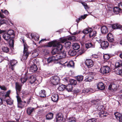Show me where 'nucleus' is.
Returning a JSON list of instances; mask_svg holds the SVG:
<instances>
[{
  "instance_id": "obj_1",
  "label": "nucleus",
  "mask_w": 122,
  "mask_h": 122,
  "mask_svg": "<svg viewBox=\"0 0 122 122\" xmlns=\"http://www.w3.org/2000/svg\"><path fill=\"white\" fill-rule=\"evenodd\" d=\"M47 46L51 47L53 46V47H56V49H58L60 52H61V51L63 47V46L59 42L56 41H55L48 43Z\"/></svg>"
},
{
  "instance_id": "obj_2",
  "label": "nucleus",
  "mask_w": 122,
  "mask_h": 122,
  "mask_svg": "<svg viewBox=\"0 0 122 122\" xmlns=\"http://www.w3.org/2000/svg\"><path fill=\"white\" fill-rule=\"evenodd\" d=\"M65 53H62L50 57L47 60L48 62L50 63L54 61H57L59 59L65 58Z\"/></svg>"
},
{
  "instance_id": "obj_3",
  "label": "nucleus",
  "mask_w": 122,
  "mask_h": 122,
  "mask_svg": "<svg viewBox=\"0 0 122 122\" xmlns=\"http://www.w3.org/2000/svg\"><path fill=\"white\" fill-rule=\"evenodd\" d=\"M82 32L86 34L89 33V36L90 37L95 36L97 33L95 31H92V29L91 28H88L85 29L83 30Z\"/></svg>"
},
{
  "instance_id": "obj_4",
  "label": "nucleus",
  "mask_w": 122,
  "mask_h": 122,
  "mask_svg": "<svg viewBox=\"0 0 122 122\" xmlns=\"http://www.w3.org/2000/svg\"><path fill=\"white\" fill-rule=\"evenodd\" d=\"M59 77L57 76H52L51 78L50 82L53 85H57L60 80Z\"/></svg>"
},
{
  "instance_id": "obj_5",
  "label": "nucleus",
  "mask_w": 122,
  "mask_h": 122,
  "mask_svg": "<svg viewBox=\"0 0 122 122\" xmlns=\"http://www.w3.org/2000/svg\"><path fill=\"white\" fill-rule=\"evenodd\" d=\"M110 70V69L107 66L102 67L100 70V72L103 74L108 73Z\"/></svg>"
},
{
  "instance_id": "obj_6",
  "label": "nucleus",
  "mask_w": 122,
  "mask_h": 122,
  "mask_svg": "<svg viewBox=\"0 0 122 122\" xmlns=\"http://www.w3.org/2000/svg\"><path fill=\"white\" fill-rule=\"evenodd\" d=\"M25 48H24L23 51V54L22 56V58L21 60H26L29 55V53L27 51L28 48L27 47V46H25Z\"/></svg>"
},
{
  "instance_id": "obj_7",
  "label": "nucleus",
  "mask_w": 122,
  "mask_h": 122,
  "mask_svg": "<svg viewBox=\"0 0 122 122\" xmlns=\"http://www.w3.org/2000/svg\"><path fill=\"white\" fill-rule=\"evenodd\" d=\"M17 62L16 60H11L10 63L8 64L9 68L10 71H13L14 70V66Z\"/></svg>"
},
{
  "instance_id": "obj_8",
  "label": "nucleus",
  "mask_w": 122,
  "mask_h": 122,
  "mask_svg": "<svg viewBox=\"0 0 122 122\" xmlns=\"http://www.w3.org/2000/svg\"><path fill=\"white\" fill-rule=\"evenodd\" d=\"M51 54L52 55H54L56 54V55H57L58 54H61L65 53V57L66 56V53L65 51H63V52H60L59 51L58 49H56V48H55L52 50L51 52Z\"/></svg>"
},
{
  "instance_id": "obj_9",
  "label": "nucleus",
  "mask_w": 122,
  "mask_h": 122,
  "mask_svg": "<svg viewBox=\"0 0 122 122\" xmlns=\"http://www.w3.org/2000/svg\"><path fill=\"white\" fill-rule=\"evenodd\" d=\"M85 64L88 68H90L93 66V63L92 60L90 59H87L85 61Z\"/></svg>"
},
{
  "instance_id": "obj_10",
  "label": "nucleus",
  "mask_w": 122,
  "mask_h": 122,
  "mask_svg": "<svg viewBox=\"0 0 122 122\" xmlns=\"http://www.w3.org/2000/svg\"><path fill=\"white\" fill-rule=\"evenodd\" d=\"M63 115L61 113H58L56 117V121L57 122H61L63 119Z\"/></svg>"
},
{
  "instance_id": "obj_11",
  "label": "nucleus",
  "mask_w": 122,
  "mask_h": 122,
  "mask_svg": "<svg viewBox=\"0 0 122 122\" xmlns=\"http://www.w3.org/2000/svg\"><path fill=\"white\" fill-rule=\"evenodd\" d=\"M31 36V38L34 39L35 41H38L39 39V36L37 34H29L28 37L29 38H30V36Z\"/></svg>"
},
{
  "instance_id": "obj_12",
  "label": "nucleus",
  "mask_w": 122,
  "mask_h": 122,
  "mask_svg": "<svg viewBox=\"0 0 122 122\" xmlns=\"http://www.w3.org/2000/svg\"><path fill=\"white\" fill-rule=\"evenodd\" d=\"M22 85L19 83L18 82L15 83V89L16 91V93H20V92L21 90V87Z\"/></svg>"
},
{
  "instance_id": "obj_13",
  "label": "nucleus",
  "mask_w": 122,
  "mask_h": 122,
  "mask_svg": "<svg viewBox=\"0 0 122 122\" xmlns=\"http://www.w3.org/2000/svg\"><path fill=\"white\" fill-rule=\"evenodd\" d=\"M117 86L116 85L113 83L111 84L109 86V89L111 90L115 91L117 90Z\"/></svg>"
},
{
  "instance_id": "obj_14",
  "label": "nucleus",
  "mask_w": 122,
  "mask_h": 122,
  "mask_svg": "<svg viewBox=\"0 0 122 122\" xmlns=\"http://www.w3.org/2000/svg\"><path fill=\"white\" fill-rule=\"evenodd\" d=\"M101 45L103 49H105L108 47L109 45V44L107 41H104L101 42Z\"/></svg>"
},
{
  "instance_id": "obj_15",
  "label": "nucleus",
  "mask_w": 122,
  "mask_h": 122,
  "mask_svg": "<svg viewBox=\"0 0 122 122\" xmlns=\"http://www.w3.org/2000/svg\"><path fill=\"white\" fill-rule=\"evenodd\" d=\"M101 30L102 33L105 34L108 32V27L107 26H103L101 27Z\"/></svg>"
},
{
  "instance_id": "obj_16",
  "label": "nucleus",
  "mask_w": 122,
  "mask_h": 122,
  "mask_svg": "<svg viewBox=\"0 0 122 122\" xmlns=\"http://www.w3.org/2000/svg\"><path fill=\"white\" fill-rule=\"evenodd\" d=\"M52 100L54 102H57L58 100V94H54L51 97Z\"/></svg>"
},
{
  "instance_id": "obj_17",
  "label": "nucleus",
  "mask_w": 122,
  "mask_h": 122,
  "mask_svg": "<svg viewBox=\"0 0 122 122\" xmlns=\"http://www.w3.org/2000/svg\"><path fill=\"white\" fill-rule=\"evenodd\" d=\"M37 69L38 68L36 66L35 64H33L30 67L29 71L30 72H33L35 71H36Z\"/></svg>"
},
{
  "instance_id": "obj_18",
  "label": "nucleus",
  "mask_w": 122,
  "mask_h": 122,
  "mask_svg": "<svg viewBox=\"0 0 122 122\" xmlns=\"http://www.w3.org/2000/svg\"><path fill=\"white\" fill-rule=\"evenodd\" d=\"M107 39L108 41L111 42H112L114 41V37L111 33H109L107 35Z\"/></svg>"
},
{
  "instance_id": "obj_19",
  "label": "nucleus",
  "mask_w": 122,
  "mask_h": 122,
  "mask_svg": "<svg viewBox=\"0 0 122 122\" xmlns=\"http://www.w3.org/2000/svg\"><path fill=\"white\" fill-rule=\"evenodd\" d=\"M26 103L25 101L23 102L21 101L18 103V107L22 109L23 108Z\"/></svg>"
},
{
  "instance_id": "obj_20",
  "label": "nucleus",
  "mask_w": 122,
  "mask_h": 122,
  "mask_svg": "<svg viewBox=\"0 0 122 122\" xmlns=\"http://www.w3.org/2000/svg\"><path fill=\"white\" fill-rule=\"evenodd\" d=\"M7 33L12 38H14L15 37L14 31L10 29L9 30Z\"/></svg>"
},
{
  "instance_id": "obj_21",
  "label": "nucleus",
  "mask_w": 122,
  "mask_h": 122,
  "mask_svg": "<svg viewBox=\"0 0 122 122\" xmlns=\"http://www.w3.org/2000/svg\"><path fill=\"white\" fill-rule=\"evenodd\" d=\"M97 88L100 90H102L105 88V86L103 84L102 82L98 83L97 84Z\"/></svg>"
},
{
  "instance_id": "obj_22",
  "label": "nucleus",
  "mask_w": 122,
  "mask_h": 122,
  "mask_svg": "<svg viewBox=\"0 0 122 122\" xmlns=\"http://www.w3.org/2000/svg\"><path fill=\"white\" fill-rule=\"evenodd\" d=\"M28 76L26 74L24 76H22L20 79L22 83L24 84L27 80Z\"/></svg>"
},
{
  "instance_id": "obj_23",
  "label": "nucleus",
  "mask_w": 122,
  "mask_h": 122,
  "mask_svg": "<svg viewBox=\"0 0 122 122\" xmlns=\"http://www.w3.org/2000/svg\"><path fill=\"white\" fill-rule=\"evenodd\" d=\"M46 94L45 91L44 90H43L40 92L39 95L41 97H44L46 96Z\"/></svg>"
},
{
  "instance_id": "obj_24",
  "label": "nucleus",
  "mask_w": 122,
  "mask_h": 122,
  "mask_svg": "<svg viewBox=\"0 0 122 122\" xmlns=\"http://www.w3.org/2000/svg\"><path fill=\"white\" fill-rule=\"evenodd\" d=\"M28 80L29 82L31 84H33L35 81L36 78L34 76L32 75L30 76Z\"/></svg>"
},
{
  "instance_id": "obj_25",
  "label": "nucleus",
  "mask_w": 122,
  "mask_h": 122,
  "mask_svg": "<svg viewBox=\"0 0 122 122\" xmlns=\"http://www.w3.org/2000/svg\"><path fill=\"white\" fill-rule=\"evenodd\" d=\"M5 100L6 101L7 104L10 105H12L13 103V100L10 98L9 97L5 99Z\"/></svg>"
},
{
  "instance_id": "obj_26",
  "label": "nucleus",
  "mask_w": 122,
  "mask_h": 122,
  "mask_svg": "<svg viewBox=\"0 0 122 122\" xmlns=\"http://www.w3.org/2000/svg\"><path fill=\"white\" fill-rule=\"evenodd\" d=\"M3 38L6 41H8L11 37L7 33H4L2 36Z\"/></svg>"
},
{
  "instance_id": "obj_27",
  "label": "nucleus",
  "mask_w": 122,
  "mask_h": 122,
  "mask_svg": "<svg viewBox=\"0 0 122 122\" xmlns=\"http://www.w3.org/2000/svg\"><path fill=\"white\" fill-rule=\"evenodd\" d=\"M54 114L52 113L47 114L46 116V119L47 120H51L53 118Z\"/></svg>"
},
{
  "instance_id": "obj_28",
  "label": "nucleus",
  "mask_w": 122,
  "mask_h": 122,
  "mask_svg": "<svg viewBox=\"0 0 122 122\" xmlns=\"http://www.w3.org/2000/svg\"><path fill=\"white\" fill-rule=\"evenodd\" d=\"M35 108L32 107H29L27 108V112L29 115L30 114L33 112L34 111Z\"/></svg>"
},
{
  "instance_id": "obj_29",
  "label": "nucleus",
  "mask_w": 122,
  "mask_h": 122,
  "mask_svg": "<svg viewBox=\"0 0 122 122\" xmlns=\"http://www.w3.org/2000/svg\"><path fill=\"white\" fill-rule=\"evenodd\" d=\"M112 27L114 29H121L122 28V26L119 24H116L113 25Z\"/></svg>"
},
{
  "instance_id": "obj_30",
  "label": "nucleus",
  "mask_w": 122,
  "mask_h": 122,
  "mask_svg": "<svg viewBox=\"0 0 122 122\" xmlns=\"http://www.w3.org/2000/svg\"><path fill=\"white\" fill-rule=\"evenodd\" d=\"M121 10V9L117 7H114L113 9V11L114 13L116 14H118Z\"/></svg>"
},
{
  "instance_id": "obj_31",
  "label": "nucleus",
  "mask_w": 122,
  "mask_h": 122,
  "mask_svg": "<svg viewBox=\"0 0 122 122\" xmlns=\"http://www.w3.org/2000/svg\"><path fill=\"white\" fill-rule=\"evenodd\" d=\"M72 85L69 84L66 86V88L68 92H71L72 91Z\"/></svg>"
},
{
  "instance_id": "obj_32",
  "label": "nucleus",
  "mask_w": 122,
  "mask_h": 122,
  "mask_svg": "<svg viewBox=\"0 0 122 122\" xmlns=\"http://www.w3.org/2000/svg\"><path fill=\"white\" fill-rule=\"evenodd\" d=\"M114 115L116 118L119 120L120 119L121 117L122 116L121 114L118 112L115 113H114Z\"/></svg>"
},
{
  "instance_id": "obj_33",
  "label": "nucleus",
  "mask_w": 122,
  "mask_h": 122,
  "mask_svg": "<svg viewBox=\"0 0 122 122\" xmlns=\"http://www.w3.org/2000/svg\"><path fill=\"white\" fill-rule=\"evenodd\" d=\"M87 14L84 15H81L80 17H79L78 20L77 19L76 20V21L77 23H78L80 21L82 20V19H84L87 16Z\"/></svg>"
},
{
  "instance_id": "obj_34",
  "label": "nucleus",
  "mask_w": 122,
  "mask_h": 122,
  "mask_svg": "<svg viewBox=\"0 0 122 122\" xmlns=\"http://www.w3.org/2000/svg\"><path fill=\"white\" fill-rule=\"evenodd\" d=\"M115 66L117 67L122 66V60H120L117 62L115 64Z\"/></svg>"
},
{
  "instance_id": "obj_35",
  "label": "nucleus",
  "mask_w": 122,
  "mask_h": 122,
  "mask_svg": "<svg viewBox=\"0 0 122 122\" xmlns=\"http://www.w3.org/2000/svg\"><path fill=\"white\" fill-rule=\"evenodd\" d=\"M68 54L71 56L75 55L76 54V52L74 50H70L68 52Z\"/></svg>"
},
{
  "instance_id": "obj_36",
  "label": "nucleus",
  "mask_w": 122,
  "mask_h": 122,
  "mask_svg": "<svg viewBox=\"0 0 122 122\" xmlns=\"http://www.w3.org/2000/svg\"><path fill=\"white\" fill-rule=\"evenodd\" d=\"M72 46L73 48L75 50H77L80 48V46L77 43H74Z\"/></svg>"
},
{
  "instance_id": "obj_37",
  "label": "nucleus",
  "mask_w": 122,
  "mask_h": 122,
  "mask_svg": "<svg viewBox=\"0 0 122 122\" xmlns=\"http://www.w3.org/2000/svg\"><path fill=\"white\" fill-rule=\"evenodd\" d=\"M39 51L38 50H34L32 55L33 57H36L38 55Z\"/></svg>"
},
{
  "instance_id": "obj_38",
  "label": "nucleus",
  "mask_w": 122,
  "mask_h": 122,
  "mask_svg": "<svg viewBox=\"0 0 122 122\" xmlns=\"http://www.w3.org/2000/svg\"><path fill=\"white\" fill-rule=\"evenodd\" d=\"M66 86L63 85H61L59 86L58 88V89L60 91H62L66 88Z\"/></svg>"
},
{
  "instance_id": "obj_39",
  "label": "nucleus",
  "mask_w": 122,
  "mask_h": 122,
  "mask_svg": "<svg viewBox=\"0 0 122 122\" xmlns=\"http://www.w3.org/2000/svg\"><path fill=\"white\" fill-rule=\"evenodd\" d=\"M83 78V76L82 75L78 76L76 77V79L78 81H82Z\"/></svg>"
},
{
  "instance_id": "obj_40",
  "label": "nucleus",
  "mask_w": 122,
  "mask_h": 122,
  "mask_svg": "<svg viewBox=\"0 0 122 122\" xmlns=\"http://www.w3.org/2000/svg\"><path fill=\"white\" fill-rule=\"evenodd\" d=\"M2 50L4 52L7 53L9 51V48L6 46H3L2 48Z\"/></svg>"
},
{
  "instance_id": "obj_41",
  "label": "nucleus",
  "mask_w": 122,
  "mask_h": 122,
  "mask_svg": "<svg viewBox=\"0 0 122 122\" xmlns=\"http://www.w3.org/2000/svg\"><path fill=\"white\" fill-rule=\"evenodd\" d=\"M71 43L70 41H66L65 43V46L66 48H69L71 46Z\"/></svg>"
},
{
  "instance_id": "obj_42",
  "label": "nucleus",
  "mask_w": 122,
  "mask_h": 122,
  "mask_svg": "<svg viewBox=\"0 0 122 122\" xmlns=\"http://www.w3.org/2000/svg\"><path fill=\"white\" fill-rule=\"evenodd\" d=\"M116 73L122 76V69H118L116 70Z\"/></svg>"
},
{
  "instance_id": "obj_43",
  "label": "nucleus",
  "mask_w": 122,
  "mask_h": 122,
  "mask_svg": "<svg viewBox=\"0 0 122 122\" xmlns=\"http://www.w3.org/2000/svg\"><path fill=\"white\" fill-rule=\"evenodd\" d=\"M85 46L87 49L90 47H94V46L93 45L92 43H91L86 44Z\"/></svg>"
},
{
  "instance_id": "obj_44",
  "label": "nucleus",
  "mask_w": 122,
  "mask_h": 122,
  "mask_svg": "<svg viewBox=\"0 0 122 122\" xmlns=\"http://www.w3.org/2000/svg\"><path fill=\"white\" fill-rule=\"evenodd\" d=\"M74 63L72 61H70L67 64V66L69 67H72L74 66Z\"/></svg>"
},
{
  "instance_id": "obj_45",
  "label": "nucleus",
  "mask_w": 122,
  "mask_h": 122,
  "mask_svg": "<svg viewBox=\"0 0 122 122\" xmlns=\"http://www.w3.org/2000/svg\"><path fill=\"white\" fill-rule=\"evenodd\" d=\"M107 114H105L103 111H102L99 113V116L101 117H106L107 115Z\"/></svg>"
},
{
  "instance_id": "obj_46",
  "label": "nucleus",
  "mask_w": 122,
  "mask_h": 122,
  "mask_svg": "<svg viewBox=\"0 0 122 122\" xmlns=\"http://www.w3.org/2000/svg\"><path fill=\"white\" fill-rule=\"evenodd\" d=\"M70 84L73 85H76V81L74 79H71L70 80Z\"/></svg>"
},
{
  "instance_id": "obj_47",
  "label": "nucleus",
  "mask_w": 122,
  "mask_h": 122,
  "mask_svg": "<svg viewBox=\"0 0 122 122\" xmlns=\"http://www.w3.org/2000/svg\"><path fill=\"white\" fill-rule=\"evenodd\" d=\"M99 102V101L98 100H93L91 101L90 102L92 104L96 105Z\"/></svg>"
},
{
  "instance_id": "obj_48",
  "label": "nucleus",
  "mask_w": 122,
  "mask_h": 122,
  "mask_svg": "<svg viewBox=\"0 0 122 122\" xmlns=\"http://www.w3.org/2000/svg\"><path fill=\"white\" fill-rule=\"evenodd\" d=\"M16 94L17 95L16 96V97L17 99L18 103L22 101L21 100V98L19 96V93L17 92Z\"/></svg>"
},
{
  "instance_id": "obj_49",
  "label": "nucleus",
  "mask_w": 122,
  "mask_h": 122,
  "mask_svg": "<svg viewBox=\"0 0 122 122\" xmlns=\"http://www.w3.org/2000/svg\"><path fill=\"white\" fill-rule=\"evenodd\" d=\"M67 39L68 40L74 41L76 40V37L74 36H70Z\"/></svg>"
},
{
  "instance_id": "obj_50",
  "label": "nucleus",
  "mask_w": 122,
  "mask_h": 122,
  "mask_svg": "<svg viewBox=\"0 0 122 122\" xmlns=\"http://www.w3.org/2000/svg\"><path fill=\"white\" fill-rule=\"evenodd\" d=\"M76 120L75 117H72L69 118L68 122H72L73 121L76 122Z\"/></svg>"
},
{
  "instance_id": "obj_51",
  "label": "nucleus",
  "mask_w": 122,
  "mask_h": 122,
  "mask_svg": "<svg viewBox=\"0 0 122 122\" xmlns=\"http://www.w3.org/2000/svg\"><path fill=\"white\" fill-rule=\"evenodd\" d=\"M104 58L106 60H107L108 59L110 58V56L109 55L107 54H105L104 55Z\"/></svg>"
},
{
  "instance_id": "obj_52",
  "label": "nucleus",
  "mask_w": 122,
  "mask_h": 122,
  "mask_svg": "<svg viewBox=\"0 0 122 122\" xmlns=\"http://www.w3.org/2000/svg\"><path fill=\"white\" fill-rule=\"evenodd\" d=\"M1 11L2 13H4L6 15H8L9 14L8 11L6 10L1 9Z\"/></svg>"
},
{
  "instance_id": "obj_53",
  "label": "nucleus",
  "mask_w": 122,
  "mask_h": 122,
  "mask_svg": "<svg viewBox=\"0 0 122 122\" xmlns=\"http://www.w3.org/2000/svg\"><path fill=\"white\" fill-rule=\"evenodd\" d=\"M9 44L10 46L13 47L14 45V41L13 39H10L9 41Z\"/></svg>"
},
{
  "instance_id": "obj_54",
  "label": "nucleus",
  "mask_w": 122,
  "mask_h": 122,
  "mask_svg": "<svg viewBox=\"0 0 122 122\" xmlns=\"http://www.w3.org/2000/svg\"><path fill=\"white\" fill-rule=\"evenodd\" d=\"M0 25H1L3 23H6L7 22V21L3 19H2L1 20H0Z\"/></svg>"
},
{
  "instance_id": "obj_55",
  "label": "nucleus",
  "mask_w": 122,
  "mask_h": 122,
  "mask_svg": "<svg viewBox=\"0 0 122 122\" xmlns=\"http://www.w3.org/2000/svg\"><path fill=\"white\" fill-rule=\"evenodd\" d=\"M96 119L95 118H91L88 120L86 122H96Z\"/></svg>"
},
{
  "instance_id": "obj_56",
  "label": "nucleus",
  "mask_w": 122,
  "mask_h": 122,
  "mask_svg": "<svg viewBox=\"0 0 122 122\" xmlns=\"http://www.w3.org/2000/svg\"><path fill=\"white\" fill-rule=\"evenodd\" d=\"M10 92V91L9 90L7 92L6 94L5 95V98H8V97H9V94Z\"/></svg>"
},
{
  "instance_id": "obj_57",
  "label": "nucleus",
  "mask_w": 122,
  "mask_h": 122,
  "mask_svg": "<svg viewBox=\"0 0 122 122\" xmlns=\"http://www.w3.org/2000/svg\"><path fill=\"white\" fill-rule=\"evenodd\" d=\"M93 73H91L90 74H89V75H92V76L91 77H89L87 78V79H86L85 80L86 81H87V80H88V81H89L90 80H91L92 79H93Z\"/></svg>"
},
{
  "instance_id": "obj_58",
  "label": "nucleus",
  "mask_w": 122,
  "mask_h": 122,
  "mask_svg": "<svg viewBox=\"0 0 122 122\" xmlns=\"http://www.w3.org/2000/svg\"><path fill=\"white\" fill-rule=\"evenodd\" d=\"M0 88L2 90H7L6 88L4 86H0Z\"/></svg>"
},
{
  "instance_id": "obj_59",
  "label": "nucleus",
  "mask_w": 122,
  "mask_h": 122,
  "mask_svg": "<svg viewBox=\"0 0 122 122\" xmlns=\"http://www.w3.org/2000/svg\"><path fill=\"white\" fill-rule=\"evenodd\" d=\"M84 53L83 51L82 50H79L78 52V54L79 55H81Z\"/></svg>"
},
{
  "instance_id": "obj_60",
  "label": "nucleus",
  "mask_w": 122,
  "mask_h": 122,
  "mask_svg": "<svg viewBox=\"0 0 122 122\" xmlns=\"http://www.w3.org/2000/svg\"><path fill=\"white\" fill-rule=\"evenodd\" d=\"M119 7L121 9V10H122V3H121L119 4Z\"/></svg>"
},
{
  "instance_id": "obj_61",
  "label": "nucleus",
  "mask_w": 122,
  "mask_h": 122,
  "mask_svg": "<svg viewBox=\"0 0 122 122\" xmlns=\"http://www.w3.org/2000/svg\"><path fill=\"white\" fill-rule=\"evenodd\" d=\"M22 41H23V44H24V48H25V46H27V48H28V47L27 45L26 44V43L25 42V40L24 39H22Z\"/></svg>"
},
{
  "instance_id": "obj_62",
  "label": "nucleus",
  "mask_w": 122,
  "mask_h": 122,
  "mask_svg": "<svg viewBox=\"0 0 122 122\" xmlns=\"http://www.w3.org/2000/svg\"><path fill=\"white\" fill-rule=\"evenodd\" d=\"M66 41H67V39H62V40H61V42L62 43H63L64 42H66Z\"/></svg>"
},
{
  "instance_id": "obj_63",
  "label": "nucleus",
  "mask_w": 122,
  "mask_h": 122,
  "mask_svg": "<svg viewBox=\"0 0 122 122\" xmlns=\"http://www.w3.org/2000/svg\"><path fill=\"white\" fill-rule=\"evenodd\" d=\"M84 6L85 8V9L87 8V6L86 3H84L82 4Z\"/></svg>"
},
{
  "instance_id": "obj_64",
  "label": "nucleus",
  "mask_w": 122,
  "mask_h": 122,
  "mask_svg": "<svg viewBox=\"0 0 122 122\" xmlns=\"http://www.w3.org/2000/svg\"><path fill=\"white\" fill-rule=\"evenodd\" d=\"M0 17L1 18H5V16L4 15L1 13L0 14Z\"/></svg>"
}]
</instances>
